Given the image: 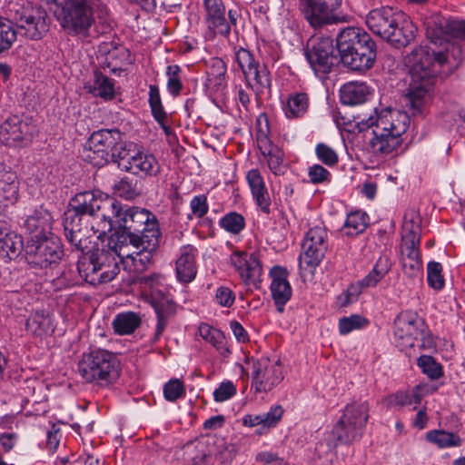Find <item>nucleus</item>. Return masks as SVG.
Here are the masks:
<instances>
[{
	"label": "nucleus",
	"mask_w": 465,
	"mask_h": 465,
	"mask_svg": "<svg viewBox=\"0 0 465 465\" xmlns=\"http://www.w3.org/2000/svg\"><path fill=\"white\" fill-rule=\"evenodd\" d=\"M336 49L338 54L330 37L319 38L308 47L305 55L316 74L325 75L340 63L353 71H366L373 66L376 60V44L360 27L342 29L336 38Z\"/></svg>",
	"instance_id": "nucleus-1"
},
{
	"label": "nucleus",
	"mask_w": 465,
	"mask_h": 465,
	"mask_svg": "<svg viewBox=\"0 0 465 465\" xmlns=\"http://www.w3.org/2000/svg\"><path fill=\"white\" fill-rule=\"evenodd\" d=\"M450 61L447 53L430 51L427 46L414 48L405 58L411 82L405 96V105L414 116L427 112L433 86L442 66Z\"/></svg>",
	"instance_id": "nucleus-2"
},
{
	"label": "nucleus",
	"mask_w": 465,
	"mask_h": 465,
	"mask_svg": "<svg viewBox=\"0 0 465 465\" xmlns=\"http://www.w3.org/2000/svg\"><path fill=\"white\" fill-rule=\"evenodd\" d=\"M114 201V217L104 219L103 233L111 234V242L127 245L129 242H142L147 249H156L160 232L157 220L151 212L140 207H127L110 196Z\"/></svg>",
	"instance_id": "nucleus-3"
},
{
	"label": "nucleus",
	"mask_w": 465,
	"mask_h": 465,
	"mask_svg": "<svg viewBox=\"0 0 465 465\" xmlns=\"http://www.w3.org/2000/svg\"><path fill=\"white\" fill-rule=\"evenodd\" d=\"M114 203L108 194L99 191H84L75 194L64 213L63 225L68 242L77 251L84 252L89 242L88 228L83 225L84 216L100 219L103 230L104 219L114 217Z\"/></svg>",
	"instance_id": "nucleus-4"
},
{
	"label": "nucleus",
	"mask_w": 465,
	"mask_h": 465,
	"mask_svg": "<svg viewBox=\"0 0 465 465\" xmlns=\"http://www.w3.org/2000/svg\"><path fill=\"white\" fill-rule=\"evenodd\" d=\"M409 122L407 113L386 109L358 122L355 129L361 134L365 150L374 155H387L401 145Z\"/></svg>",
	"instance_id": "nucleus-5"
},
{
	"label": "nucleus",
	"mask_w": 465,
	"mask_h": 465,
	"mask_svg": "<svg viewBox=\"0 0 465 465\" xmlns=\"http://www.w3.org/2000/svg\"><path fill=\"white\" fill-rule=\"evenodd\" d=\"M366 24L374 35L395 48L407 46L416 37L417 27L410 17L391 6L371 10Z\"/></svg>",
	"instance_id": "nucleus-6"
},
{
	"label": "nucleus",
	"mask_w": 465,
	"mask_h": 465,
	"mask_svg": "<svg viewBox=\"0 0 465 465\" xmlns=\"http://www.w3.org/2000/svg\"><path fill=\"white\" fill-rule=\"evenodd\" d=\"M124 244L111 242L108 238L107 248L102 247L94 250L90 254L81 256L77 262L80 276L88 283L97 285L113 281L119 273L118 249Z\"/></svg>",
	"instance_id": "nucleus-7"
},
{
	"label": "nucleus",
	"mask_w": 465,
	"mask_h": 465,
	"mask_svg": "<svg viewBox=\"0 0 465 465\" xmlns=\"http://www.w3.org/2000/svg\"><path fill=\"white\" fill-rule=\"evenodd\" d=\"M121 364L117 355L101 348L90 349L78 362V372L85 382L105 388L120 376Z\"/></svg>",
	"instance_id": "nucleus-8"
},
{
	"label": "nucleus",
	"mask_w": 465,
	"mask_h": 465,
	"mask_svg": "<svg viewBox=\"0 0 465 465\" xmlns=\"http://www.w3.org/2000/svg\"><path fill=\"white\" fill-rule=\"evenodd\" d=\"M100 5V0H64L57 20L69 35L87 36Z\"/></svg>",
	"instance_id": "nucleus-9"
},
{
	"label": "nucleus",
	"mask_w": 465,
	"mask_h": 465,
	"mask_svg": "<svg viewBox=\"0 0 465 465\" xmlns=\"http://www.w3.org/2000/svg\"><path fill=\"white\" fill-rule=\"evenodd\" d=\"M12 22L17 36L29 40H40L49 31L50 19L42 7L20 6L14 11Z\"/></svg>",
	"instance_id": "nucleus-10"
},
{
	"label": "nucleus",
	"mask_w": 465,
	"mask_h": 465,
	"mask_svg": "<svg viewBox=\"0 0 465 465\" xmlns=\"http://www.w3.org/2000/svg\"><path fill=\"white\" fill-rule=\"evenodd\" d=\"M235 60L242 70L247 85L255 93L259 100L271 94L272 80L266 65L255 60L253 54L245 48L235 53Z\"/></svg>",
	"instance_id": "nucleus-11"
},
{
	"label": "nucleus",
	"mask_w": 465,
	"mask_h": 465,
	"mask_svg": "<svg viewBox=\"0 0 465 465\" xmlns=\"http://www.w3.org/2000/svg\"><path fill=\"white\" fill-rule=\"evenodd\" d=\"M342 0H299V10L314 29L344 22L339 9Z\"/></svg>",
	"instance_id": "nucleus-12"
},
{
	"label": "nucleus",
	"mask_w": 465,
	"mask_h": 465,
	"mask_svg": "<svg viewBox=\"0 0 465 465\" xmlns=\"http://www.w3.org/2000/svg\"><path fill=\"white\" fill-rule=\"evenodd\" d=\"M158 275L143 276L141 282L151 289V303L157 316V324L153 341H159L161 335L165 330L169 320L176 312V304L171 295L158 285Z\"/></svg>",
	"instance_id": "nucleus-13"
},
{
	"label": "nucleus",
	"mask_w": 465,
	"mask_h": 465,
	"mask_svg": "<svg viewBox=\"0 0 465 465\" xmlns=\"http://www.w3.org/2000/svg\"><path fill=\"white\" fill-rule=\"evenodd\" d=\"M328 232L322 226L311 228L302 243L299 266L302 271L312 273L320 265L328 249Z\"/></svg>",
	"instance_id": "nucleus-14"
},
{
	"label": "nucleus",
	"mask_w": 465,
	"mask_h": 465,
	"mask_svg": "<svg viewBox=\"0 0 465 465\" xmlns=\"http://www.w3.org/2000/svg\"><path fill=\"white\" fill-rule=\"evenodd\" d=\"M37 131L35 120L25 114L12 115L5 119L0 126L1 137L6 144L15 147L28 145Z\"/></svg>",
	"instance_id": "nucleus-15"
},
{
	"label": "nucleus",
	"mask_w": 465,
	"mask_h": 465,
	"mask_svg": "<svg viewBox=\"0 0 465 465\" xmlns=\"http://www.w3.org/2000/svg\"><path fill=\"white\" fill-rule=\"evenodd\" d=\"M121 131L100 129L94 132L84 145L85 158L93 165L103 166L110 162V152L120 142Z\"/></svg>",
	"instance_id": "nucleus-16"
},
{
	"label": "nucleus",
	"mask_w": 465,
	"mask_h": 465,
	"mask_svg": "<svg viewBox=\"0 0 465 465\" xmlns=\"http://www.w3.org/2000/svg\"><path fill=\"white\" fill-rule=\"evenodd\" d=\"M25 254L30 264L39 268H47L62 259L64 251L59 238L50 235L49 238L27 242Z\"/></svg>",
	"instance_id": "nucleus-17"
},
{
	"label": "nucleus",
	"mask_w": 465,
	"mask_h": 465,
	"mask_svg": "<svg viewBox=\"0 0 465 465\" xmlns=\"http://www.w3.org/2000/svg\"><path fill=\"white\" fill-rule=\"evenodd\" d=\"M424 321L412 312L401 313L394 322V339L401 351L415 346L425 331Z\"/></svg>",
	"instance_id": "nucleus-18"
},
{
	"label": "nucleus",
	"mask_w": 465,
	"mask_h": 465,
	"mask_svg": "<svg viewBox=\"0 0 465 465\" xmlns=\"http://www.w3.org/2000/svg\"><path fill=\"white\" fill-rule=\"evenodd\" d=\"M252 386L256 392H267L278 385L283 379L279 361H271L261 358L252 362Z\"/></svg>",
	"instance_id": "nucleus-19"
},
{
	"label": "nucleus",
	"mask_w": 465,
	"mask_h": 465,
	"mask_svg": "<svg viewBox=\"0 0 465 465\" xmlns=\"http://www.w3.org/2000/svg\"><path fill=\"white\" fill-rule=\"evenodd\" d=\"M231 263L246 285L258 287L262 267L254 253L236 251L231 255Z\"/></svg>",
	"instance_id": "nucleus-20"
},
{
	"label": "nucleus",
	"mask_w": 465,
	"mask_h": 465,
	"mask_svg": "<svg viewBox=\"0 0 465 465\" xmlns=\"http://www.w3.org/2000/svg\"><path fill=\"white\" fill-rule=\"evenodd\" d=\"M205 23L213 35L228 36L231 27L226 19V9L222 0H204Z\"/></svg>",
	"instance_id": "nucleus-21"
},
{
	"label": "nucleus",
	"mask_w": 465,
	"mask_h": 465,
	"mask_svg": "<svg viewBox=\"0 0 465 465\" xmlns=\"http://www.w3.org/2000/svg\"><path fill=\"white\" fill-rule=\"evenodd\" d=\"M392 266L391 259L388 256H381L375 262L372 270L356 285H351L348 289L346 302L343 305L350 302V296H357L362 289L375 287L389 273Z\"/></svg>",
	"instance_id": "nucleus-22"
},
{
	"label": "nucleus",
	"mask_w": 465,
	"mask_h": 465,
	"mask_svg": "<svg viewBox=\"0 0 465 465\" xmlns=\"http://www.w3.org/2000/svg\"><path fill=\"white\" fill-rule=\"evenodd\" d=\"M272 296L277 311L282 312L284 305L292 297V287L288 282V272L281 266H274L270 271Z\"/></svg>",
	"instance_id": "nucleus-23"
},
{
	"label": "nucleus",
	"mask_w": 465,
	"mask_h": 465,
	"mask_svg": "<svg viewBox=\"0 0 465 465\" xmlns=\"http://www.w3.org/2000/svg\"><path fill=\"white\" fill-rule=\"evenodd\" d=\"M121 168L125 172L142 176H157L161 172L158 160L153 154L141 151L134 153L127 163Z\"/></svg>",
	"instance_id": "nucleus-24"
},
{
	"label": "nucleus",
	"mask_w": 465,
	"mask_h": 465,
	"mask_svg": "<svg viewBox=\"0 0 465 465\" xmlns=\"http://www.w3.org/2000/svg\"><path fill=\"white\" fill-rule=\"evenodd\" d=\"M53 218L46 210H37L29 215L25 222V228L30 233L28 242L49 238L54 235L51 232Z\"/></svg>",
	"instance_id": "nucleus-25"
},
{
	"label": "nucleus",
	"mask_w": 465,
	"mask_h": 465,
	"mask_svg": "<svg viewBox=\"0 0 465 465\" xmlns=\"http://www.w3.org/2000/svg\"><path fill=\"white\" fill-rule=\"evenodd\" d=\"M196 255L197 249L193 245L181 247L175 262L176 276L179 282L188 283L195 278L197 273Z\"/></svg>",
	"instance_id": "nucleus-26"
},
{
	"label": "nucleus",
	"mask_w": 465,
	"mask_h": 465,
	"mask_svg": "<svg viewBox=\"0 0 465 465\" xmlns=\"http://www.w3.org/2000/svg\"><path fill=\"white\" fill-rule=\"evenodd\" d=\"M18 189L15 173L0 163V211L15 204L18 199Z\"/></svg>",
	"instance_id": "nucleus-27"
},
{
	"label": "nucleus",
	"mask_w": 465,
	"mask_h": 465,
	"mask_svg": "<svg viewBox=\"0 0 465 465\" xmlns=\"http://www.w3.org/2000/svg\"><path fill=\"white\" fill-rule=\"evenodd\" d=\"M363 432L364 431L355 426V424L341 417L331 430L329 441L332 443L333 446L351 444L359 440L362 437Z\"/></svg>",
	"instance_id": "nucleus-28"
},
{
	"label": "nucleus",
	"mask_w": 465,
	"mask_h": 465,
	"mask_svg": "<svg viewBox=\"0 0 465 465\" xmlns=\"http://www.w3.org/2000/svg\"><path fill=\"white\" fill-rule=\"evenodd\" d=\"M246 179L257 206L262 213L269 214L271 212V198L259 170H250L247 173Z\"/></svg>",
	"instance_id": "nucleus-29"
},
{
	"label": "nucleus",
	"mask_w": 465,
	"mask_h": 465,
	"mask_svg": "<svg viewBox=\"0 0 465 465\" xmlns=\"http://www.w3.org/2000/svg\"><path fill=\"white\" fill-rule=\"evenodd\" d=\"M421 218L419 213L411 209L404 214L402 224L401 243L404 244H420L421 233Z\"/></svg>",
	"instance_id": "nucleus-30"
},
{
	"label": "nucleus",
	"mask_w": 465,
	"mask_h": 465,
	"mask_svg": "<svg viewBox=\"0 0 465 465\" xmlns=\"http://www.w3.org/2000/svg\"><path fill=\"white\" fill-rule=\"evenodd\" d=\"M435 38L431 37V42L437 44V39L449 40V38L465 39V20H456L452 18H441L436 22Z\"/></svg>",
	"instance_id": "nucleus-31"
},
{
	"label": "nucleus",
	"mask_w": 465,
	"mask_h": 465,
	"mask_svg": "<svg viewBox=\"0 0 465 465\" xmlns=\"http://www.w3.org/2000/svg\"><path fill=\"white\" fill-rule=\"evenodd\" d=\"M371 94L370 87L362 82H350L341 88V102L347 105H358L366 102Z\"/></svg>",
	"instance_id": "nucleus-32"
},
{
	"label": "nucleus",
	"mask_w": 465,
	"mask_h": 465,
	"mask_svg": "<svg viewBox=\"0 0 465 465\" xmlns=\"http://www.w3.org/2000/svg\"><path fill=\"white\" fill-rule=\"evenodd\" d=\"M420 244L401 243V266L403 272L409 277H415L421 269Z\"/></svg>",
	"instance_id": "nucleus-33"
},
{
	"label": "nucleus",
	"mask_w": 465,
	"mask_h": 465,
	"mask_svg": "<svg viewBox=\"0 0 465 465\" xmlns=\"http://www.w3.org/2000/svg\"><path fill=\"white\" fill-rule=\"evenodd\" d=\"M22 237L12 231H7L0 239V259L14 260L23 250Z\"/></svg>",
	"instance_id": "nucleus-34"
},
{
	"label": "nucleus",
	"mask_w": 465,
	"mask_h": 465,
	"mask_svg": "<svg viewBox=\"0 0 465 465\" xmlns=\"http://www.w3.org/2000/svg\"><path fill=\"white\" fill-rule=\"evenodd\" d=\"M142 323L140 315L134 312H124L115 315L112 326L116 334L133 333Z\"/></svg>",
	"instance_id": "nucleus-35"
},
{
	"label": "nucleus",
	"mask_w": 465,
	"mask_h": 465,
	"mask_svg": "<svg viewBox=\"0 0 465 465\" xmlns=\"http://www.w3.org/2000/svg\"><path fill=\"white\" fill-rule=\"evenodd\" d=\"M341 417L364 431L369 419V405L365 401L347 404Z\"/></svg>",
	"instance_id": "nucleus-36"
},
{
	"label": "nucleus",
	"mask_w": 465,
	"mask_h": 465,
	"mask_svg": "<svg viewBox=\"0 0 465 465\" xmlns=\"http://www.w3.org/2000/svg\"><path fill=\"white\" fill-rule=\"evenodd\" d=\"M26 330L36 336H43L53 331L49 314L45 311H36L26 320Z\"/></svg>",
	"instance_id": "nucleus-37"
},
{
	"label": "nucleus",
	"mask_w": 465,
	"mask_h": 465,
	"mask_svg": "<svg viewBox=\"0 0 465 465\" xmlns=\"http://www.w3.org/2000/svg\"><path fill=\"white\" fill-rule=\"evenodd\" d=\"M89 92L104 100H112L115 94L114 81L101 72L95 71L94 84L89 86Z\"/></svg>",
	"instance_id": "nucleus-38"
},
{
	"label": "nucleus",
	"mask_w": 465,
	"mask_h": 465,
	"mask_svg": "<svg viewBox=\"0 0 465 465\" xmlns=\"http://www.w3.org/2000/svg\"><path fill=\"white\" fill-rule=\"evenodd\" d=\"M207 84L215 92H223L226 87V64L221 59H214L208 71Z\"/></svg>",
	"instance_id": "nucleus-39"
},
{
	"label": "nucleus",
	"mask_w": 465,
	"mask_h": 465,
	"mask_svg": "<svg viewBox=\"0 0 465 465\" xmlns=\"http://www.w3.org/2000/svg\"><path fill=\"white\" fill-rule=\"evenodd\" d=\"M200 335L206 341L212 343L223 356H227L231 353L228 347L225 346V337L223 333L208 324H202L199 327Z\"/></svg>",
	"instance_id": "nucleus-40"
},
{
	"label": "nucleus",
	"mask_w": 465,
	"mask_h": 465,
	"mask_svg": "<svg viewBox=\"0 0 465 465\" xmlns=\"http://www.w3.org/2000/svg\"><path fill=\"white\" fill-rule=\"evenodd\" d=\"M132 63L133 61L129 50L120 48L108 54L105 66L109 69L110 73L119 74L120 72L124 71V65L131 64Z\"/></svg>",
	"instance_id": "nucleus-41"
},
{
	"label": "nucleus",
	"mask_w": 465,
	"mask_h": 465,
	"mask_svg": "<svg viewBox=\"0 0 465 465\" xmlns=\"http://www.w3.org/2000/svg\"><path fill=\"white\" fill-rule=\"evenodd\" d=\"M368 224L369 217L364 212H351L348 214L344 223L345 234L347 236H356L363 232Z\"/></svg>",
	"instance_id": "nucleus-42"
},
{
	"label": "nucleus",
	"mask_w": 465,
	"mask_h": 465,
	"mask_svg": "<svg viewBox=\"0 0 465 465\" xmlns=\"http://www.w3.org/2000/svg\"><path fill=\"white\" fill-rule=\"evenodd\" d=\"M309 98L305 93H296L288 98L285 114L288 118L301 117L308 110Z\"/></svg>",
	"instance_id": "nucleus-43"
},
{
	"label": "nucleus",
	"mask_w": 465,
	"mask_h": 465,
	"mask_svg": "<svg viewBox=\"0 0 465 465\" xmlns=\"http://www.w3.org/2000/svg\"><path fill=\"white\" fill-rule=\"evenodd\" d=\"M149 105L155 121L166 130L168 117L162 104L159 88L156 85L152 84L149 87Z\"/></svg>",
	"instance_id": "nucleus-44"
},
{
	"label": "nucleus",
	"mask_w": 465,
	"mask_h": 465,
	"mask_svg": "<svg viewBox=\"0 0 465 465\" xmlns=\"http://www.w3.org/2000/svg\"><path fill=\"white\" fill-rule=\"evenodd\" d=\"M135 152V144L132 142H128L125 140V134L124 133H120V142H117L116 145H114L112 151L110 152V161L118 164V167H121L120 161L124 159H130V157Z\"/></svg>",
	"instance_id": "nucleus-45"
},
{
	"label": "nucleus",
	"mask_w": 465,
	"mask_h": 465,
	"mask_svg": "<svg viewBox=\"0 0 465 465\" xmlns=\"http://www.w3.org/2000/svg\"><path fill=\"white\" fill-rule=\"evenodd\" d=\"M426 438L430 442L435 443L440 448L458 447L461 445V439L458 434L446 430L429 431Z\"/></svg>",
	"instance_id": "nucleus-46"
},
{
	"label": "nucleus",
	"mask_w": 465,
	"mask_h": 465,
	"mask_svg": "<svg viewBox=\"0 0 465 465\" xmlns=\"http://www.w3.org/2000/svg\"><path fill=\"white\" fill-rule=\"evenodd\" d=\"M113 189L115 194L126 200L134 199L140 194L137 182L127 176L116 181L113 185Z\"/></svg>",
	"instance_id": "nucleus-47"
},
{
	"label": "nucleus",
	"mask_w": 465,
	"mask_h": 465,
	"mask_svg": "<svg viewBox=\"0 0 465 465\" xmlns=\"http://www.w3.org/2000/svg\"><path fill=\"white\" fill-rule=\"evenodd\" d=\"M16 38L17 32L13 22L0 17V53L10 49Z\"/></svg>",
	"instance_id": "nucleus-48"
},
{
	"label": "nucleus",
	"mask_w": 465,
	"mask_h": 465,
	"mask_svg": "<svg viewBox=\"0 0 465 465\" xmlns=\"http://www.w3.org/2000/svg\"><path fill=\"white\" fill-rule=\"evenodd\" d=\"M417 363L430 380H438L443 374L441 365L431 356L422 355L418 359Z\"/></svg>",
	"instance_id": "nucleus-49"
},
{
	"label": "nucleus",
	"mask_w": 465,
	"mask_h": 465,
	"mask_svg": "<svg viewBox=\"0 0 465 465\" xmlns=\"http://www.w3.org/2000/svg\"><path fill=\"white\" fill-rule=\"evenodd\" d=\"M181 72L182 69L178 64L168 65L166 68V75L168 78L167 90L173 96L179 95L183 88L180 76Z\"/></svg>",
	"instance_id": "nucleus-50"
},
{
	"label": "nucleus",
	"mask_w": 465,
	"mask_h": 465,
	"mask_svg": "<svg viewBox=\"0 0 465 465\" xmlns=\"http://www.w3.org/2000/svg\"><path fill=\"white\" fill-rule=\"evenodd\" d=\"M219 224L225 231L236 234L244 228L245 221L242 214L231 212L220 220Z\"/></svg>",
	"instance_id": "nucleus-51"
},
{
	"label": "nucleus",
	"mask_w": 465,
	"mask_h": 465,
	"mask_svg": "<svg viewBox=\"0 0 465 465\" xmlns=\"http://www.w3.org/2000/svg\"><path fill=\"white\" fill-rule=\"evenodd\" d=\"M427 282L430 287L434 290H441L444 287V277L442 275V265L437 262H430L427 265Z\"/></svg>",
	"instance_id": "nucleus-52"
},
{
	"label": "nucleus",
	"mask_w": 465,
	"mask_h": 465,
	"mask_svg": "<svg viewBox=\"0 0 465 465\" xmlns=\"http://www.w3.org/2000/svg\"><path fill=\"white\" fill-rule=\"evenodd\" d=\"M206 454L201 449L193 444H187L183 450V460L184 465H202Z\"/></svg>",
	"instance_id": "nucleus-53"
},
{
	"label": "nucleus",
	"mask_w": 465,
	"mask_h": 465,
	"mask_svg": "<svg viewBox=\"0 0 465 465\" xmlns=\"http://www.w3.org/2000/svg\"><path fill=\"white\" fill-rule=\"evenodd\" d=\"M315 154L320 162L327 166H334L338 161V153L331 146L320 143L315 147Z\"/></svg>",
	"instance_id": "nucleus-54"
},
{
	"label": "nucleus",
	"mask_w": 465,
	"mask_h": 465,
	"mask_svg": "<svg viewBox=\"0 0 465 465\" xmlns=\"http://www.w3.org/2000/svg\"><path fill=\"white\" fill-rule=\"evenodd\" d=\"M367 322V320L360 315L341 318L339 322L340 333L342 335L348 334L353 330L362 328Z\"/></svg>",
	"instance_id": "nucleus-55"
},
{
	"label": "nucleus",
	"mask_w": 465,
	"mask_h": 465,
	"mask_svg": "<svg viewBox=\"0 0 465 465\" xmlns=\"http://www.w3.org/2000/svg\"><path fill=\"white\" fill-rule=\"evenodd\" d=\"M185 390L183 382L178 379L169 381L163 387V394L167 401H174L183 396Z\"/></svg>",
	"instance_id": "nucleus-56"
},
{
	"label": "nucleus",
	"mask_w": 465,
	"mask_h": 465,
	"mask_svg": "<svg viewBox=\"0 0 465 465\" xmlns=\"http://www.w3.org/2000/svg\"><path fill=\"white\" fill-rule=\"evenodd\" d=\"M263 156L267 159L268 166L274 174L282 173L283 153L279 147L272 148L270 153H265Z\"/></svg>",
	"instance_id": "nucleus-57"
},
{
	"label": "nucleus",
	"mask_w": 465,
	"mask_h": 465,
	"mask_svg": "<svg viewBox=\"0 0 465 465\" xmlns=\"http://www.w3.org/2000/svg\"><path fill=\"white\" fill-rule=\"evenodd\" d=\"M236 393V388L232 381L222 382L219 387L213 392V398L215 401L223 402Z\"/></svg>",
	"instance_id": "nucleus-58"
},
{
	"label": "nucleus",
	"mask_w": 465,
	"mask_h": 465,
	"mask_svg": "<svg viewBox=\"0 0 465 465\" xmlns=\"http://www.w3.org/2000/svg\"><path fill=\"white\" fill-rule=\"evenodd\" d=\"M214 298L218 304L228 308L233 304L235 300L232 291L225 286L217 288Z\"/></svg>",
	"instance_id": "nucleus-59"
},
{
	"label": "nucleus",
	"mask_w": 465,
	"mask_h": 465,
	"mask_svg": "<svg viewBox=\"0 0 465 465\" xmlns=\"http://www.w3.org/2000/svg\"><path fill=\"white\" fill-rule=\"evenodd\" d=\"M330 172L320 164H313L309 167L308 176L311 183L317 184L327 181L330 177Z\"/></svg>",
	"instance_id": "nucleus-60"
},
{
	"label": "nucleus",
	"mask_w": 465,
	"mask_h": 465,
	"mask_svg": "<svg viewBox=\"0 0 465 465\" xmlns=\"http://www.w3.org/2000/svg\"><path fill=\"white\" fill-rule=\"evenodd\" d=\"M255 460L260 462L261 465H288L282 458L271 451L259 452L255 457Z\"/></svg>",
	"instance_id": "nucleus-61"
},
{
	"label": "nucleus",
	"mask_w": 465,
	"mask_h": 465,
	"mask_svg": "<svg viewBox=\"0 0 465 465\" xmlns=\"http://www.w3.org/2000/svg\"><path fill=\"white\" fill-rule=\"evenodd\" d=\"M283 410L281 406H275L266 413L260 414L262 419V423L264 427L274 426L282 418Z\"/></svg>",
	"instance_id": "nucleus-62"
},
{
	"label": "nucleus",
	"mask_w": 465,
	"mask_h": 465,
	"mask_svg": "<svg viewBox=\"0 0 465 465\" xmlns=\"http://www.w3.org/2000/svg\"><path fill=\"white\" fill-rule=\"evenodd\" d=\"M190 207H191L192 213L195 216L202 218L208 212V204H207L206 196H204V195L194 196L190 203Z\"/></svg>",
	"instance_id": "nucleus-63"
},
{
	"label": "nucleus",
	"mask_w": 465,
	"mask_h": 465,
	"mask_svg": "<svg viewBox=\"0 0 465 465\" xmlns=\"http://www.w3.org/2000/svg\"><path fill=\"white\" fill-rule=\"evenodd\" d=\"M257 146L262 155L265 153H270L272 151V148H277L278 146L273 144L270 138L268 137L265 131L260 128L256 134Z\"/></svg>",
	"instance_id": "nucleus-64"
}]
</instances>
